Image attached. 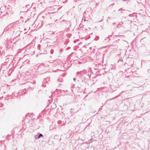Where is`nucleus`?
<instances>
[{"label": "nucleus", "mask_w": 150, "mask_h": 150, "mask_svg": "<svg viewBox=\"0 0 150 150\" xmlns=\"http://www.w3.org/2000/svg\"><path fill=\"white\" fill-rule=\"evenodd\" d=\"M42 136H43L42 135V134H39V136H38V138H40V137H42Z\"/></svg>", "instance_id": "obj_1"}]
</instances>
